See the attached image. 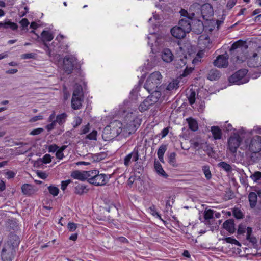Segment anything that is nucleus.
<instances>
[{"label": "nucleus", "mask_w": 261, "mask_h": 261, "mask_svg": "<svg viewBox=\"0 0 261 261\" xmlns=\"http://www.w3.org/2000/svg\"><path fill=\"white\" fill-rule=\"evenodd\" d=\"M16 247V234L15 231H11L5 244L1 252L3 261H12L15 256Z\"/></svg>", "instance_id": "f257e3e1"}, {"label": "nucleus", "mask_w": 261, "mask_h": 261, "mask_svg": "<svg viewBox=\"0 0 261 261\" xmlns=\"http://www.w3.org/2000/svg\"><path fill=\"white\" fill-rule=\"evenodd\" d=\"M162 81V76L161 73L159 71L154 72L148 77L144 84V87L150 94L155 91L161 92Z\"/></svg>", "instance_id": "f03ea898"}, {"label": "nucleus", "mask_w": 261, "mask_h": 261, "mask_svg": "<svg viewBox=\"0 0 261 261\" xmlns=\"http://www.w3.org/2000/svg\"><path fill=\"white\" fill-rule=\"evenodd\" d=\"M244 42L242 40H239L232 44L230 49L229 53L231 59L236 62H243L244 50L247 48L243 46Z\"/></svg>", "instance_id": "7ed1b4c3"}, {"label": "nucleus", "mask_w": 261, "mask_h": 261, "mask_svg": "<svg viewBox=\"0 0 261 261\" xmlns=\"http://www.w3.org/2000/svg\"><path fill=\"white\" fill-rule=\"evenodd\" d=\"M161 92L155 91L151 93L139 106V110L140 112H144L154 103H155L161 97Z\"/></svg>", "instance_id": "20e7f679"}, {"label": "nucleus", "mask_w": 261, "mask_h": 261, "mask_svg": "<svg viewBox=\"0 0 261 261\" xmlns=\"http://www.w3.org/2000/svg\"><path fill=\"white\" fill-rule=\"evenodd\" d=\"M245 149L251 152H259L261 150V137L255 136L245 141Z\"/></svg>", "instance_id": "39448f33"}, {"label": "nucleus", "mask_w": 261, "mask_h": 261, "mask_svg": "<svg viewBox=\"0 0 261 261\" xmlns=\"http://www.w3.org/2000/svg\"><path fill=\"white\" fill-rule=\"evenodd\" d=\"M247 72L248 70L245 69L237 71L229 77V82L236 85H241L247 83L248 80L246 77Z\"/></svg>", "instance_id": "423d86ee"}, {"label": "nucleus", "mask_w": 261, "mask_h": 261, "mask_svg": "<svg viewBox=\"0 0 261 261\" xmlns=\"http://www.w3.org/2000/svg\"><path fill=\"white\" fill-rule=\"evenodd\" d=\"M242 142V138L237 134L231 136L228 141V150L232 155L237 153L238 148Z\"/></svg>", "instance_id": "0eeeda50"}, {"label": "nucleus", "mask_w": 261, "mask_h": 261, "mask_svg": "<svg viewBox=\"0 0 261 261\" xmlns=\"http://www.w3.org/2000/svg\"><path fill=\"white\" fill-rule=\"evenodd\" d=\"M105 131H110L111 135V137H116L121 133L123 132V124L119 120H115L106 127Z\"/></svg>", "instance_id": "6e6552de"}, {"label": "nucleus", "mask_w": 261, "mask_h": 261, "mask_svg": "<svg viewBox=\"0 0 261 261\" xmlns=\"http://www.w3.org/2000/svg\"><path fill=\"white\" fill-rule=\"evenodd\" d=\"M76 63V59L74 56H66L63 59V69L65 72L68 74H71Z\"/></svg>", "instance_id": "1a4fd4ad"}, {"label": "nucleus", "mask_w": 261, "mask_h": 261, "mask_svg": "<svg viewBox=\"0 0 261 261\" xmlns=\"http://www.w3.org/2000/svg\"><path fill=\"white\" fill-rule=\"evenodd\" d=\"M109 178V175L105 174H99V172H98L94 178L89 179V182L96 186H103L107 184Z\"/></svg>", "instance_id": "9d476101"}, {"label": "nucleus", "mask_w": 261, "mask_h": 261, "mask_svg": "<svg viewBox=\"0 0 261 261\" xmlns=\"http://www.w3.org/2000/svg\"><path fill=\"white\" fill-rule=\"evenodd\" d=\"M228 57L227 53L218 56L214 61V65L218 67H226L228 65Z\"/></svg>", "instance_id": "9b49d317"}, {"label": "nucleus", "mask_w": 261, "mask_h": 261, "mask_svg": "<svg viewBox=\"0 0 261 261\" xmlns=\"http://www.w3.org/2000/svg\"><path fill=\"white\" fill-rule=\"evenodd\" d=\"M200 12L202 18L205 20H208L213 15V9L209 4H205L201 7Z\"/></svg>", "instance_id": "f8f14e48"}, {"label": "nucleus", "mask_w": 261, "mask_h": 261, "mask_svg": "<svg viewBox=\"0 0 261 261\" xmlns=\"http://www.w3.org/2000/svg\"><path fill=\"white\" fill-rule=\"evenodd\" d=\"M138 127V124L136 123L135 120L133 119L128 121L123 126L124 135L128 134L129 135L134 133Z\"/></svg>", "instance_id": "ddd939ff"}, {"label": "nucleus", "mask_w": 261, "mask_h": 261, "mask_svg": "<svg viewBox=\"0 0 261 261\" xmlns=\"http://www.w3.org/2000/svg\"><path fill=\"white\" fill-rule=\"evenodd\" d=\"M139 151L137 149H134V150L128 154H127L124 159V164L128 167L130 164L131 159L133 161L137 162L139 159Z\"/></svg>", "instance_id": "4468645a"}, {"label": "nucleus", "mask_w": 261, "mask_h": 261, "mask_svg": "<svg viewBox=\"0 0 261 261\" xmlns=\"http://www.w3.org/2000/svg\"><path fill=\"white\" fill-rule=\"evenodd\" d=\"M198 45L200 49H204L206 48H210L211 45L210 39L207 35H201L199 37L198 40Z\"/></svg>", "instance_id": "2eb2a0df"}, {"label": "nucleus", "mask_w": 261, "mask_h": 261, "mask_svg": "<svg viewBox=\"0 0 261 261\" xmlns=\"http://www.w3.org/2000/svg\"><path fill=\"white\" fill-rule=\"evenodd\" d=\"M190 142L193 147L196 149L199 150L203 148V145L206 143L205 141L199 136L195 137L192 138Z\"/></svg>", "instance_id": "dca6fc26"}, {"label": "nucleus", "mask_w": 261, "mask_h": 261, "mask_svg": "<svg viewBox=\"0 0 261 261\" xmlns=\"http://www.w3.org/2000/svg\"><path fill=\"white\" fill-rule=\"evenodd\" d=\"M21 190L23 194L28 196L35 194L37 191V189L35 186L28 184L23 185Z\"/></svg>", "instance_id": "f3484780"}, {"label": "nucleus", "mask_w": 261, "mask_h": 261, "mask_svg": "<svg viewBox=\"0 0 261 261\" xmlns=\"http://www.w3.org/2000/svg\"><path fill=\"white\" fill-rule=\"evenodd\" d=\"M171 33L173 36L177 39L183 38L187 33L185 31L180 28L179 26L174 27L171 30Z\"/></svg>", "instance_id": "a211bd4d"}, {"label": "nucleus", "mask_w": 261, "mask_h": 261, "mask_svg": "<svg viewBox=\"0 0 261 261\" xmlns=\"http://www.w3.org/2000/svg\"><path fill=\"white\" fill-rule=\"evenodd\" d=\"M192 19L182 18L178 23L179 27L182 29L187 33H189L191 30V21Z\"/></svg>", "instance_id": "6ab92c4d"}, {"label": "nucleus", "mask_w": 261, "mask_h": 261, "mask_svg": "<svg viewBox=\"0 0 261 261\" xmlns=\"http://www.w3.org/2000/svg\"><path fill=\"white\" fill-rule=\"evenodd\" d=\"M174 56L171 51L168 48L164 49L162 52L161 58L166 63H170L173 60Z\"/></svg>", "instance_id": "aec40b11"}, {"label": "nucleus", "mask_w": 261, "mask_h": 261, "mask_svg": "<svg viewBox=\"0 0 261 261\" xmlns=\"http://www.w3.org/2000/svg\"><path fill=\"white\" fill-rule=\"evenodd\" d=\"M223 227L230 233H233L236 231L234 220L230 219L226 220L223 224Z\"/></svg>", "instance_id": "412c9836"}, {"label": "nucleus", "mask_w": 261, "mask_h": 261, "mask_svg": "<svg viewBox=\"0 0 261 261\" xmlns=\"http://www.w3.org/2000/svg\"><path fill=\"white\" fill-rule=\"evenodd\" d=\"M17 154H22L26 153L30 149L31 147L29 143L17 142Z\"/></svg>", "instance_id": "4be33fe9"}, {"label": "nucleus", "mask_w": 261, "mask_h": 261, "mask_svg": "<svg viewBox=\"0 0 261 261\" xmlns=\"http://www.w3.org/2000/svg\"><path fill=\"white\" fill-rule=\"evenodd\" d=\"M221 76V73L216 69L210 70L207 74V78L210 81L218 80Z\"/></svg>", "instance_id": "5701e85b"}, {"label": "nucleus", "mask_w": 261, "mask_h": 261, "mask_svg": "<svg viewBox=\"0 0 261 261\" xmlns=\"http://www.w3.org/2000/svg\"><path fill=\"white\" fill-rule=\"evenodd\" d=\"M258 55L257 53H254L248 60V66L251 67H256L261 66L260 63H258Z\"/></svg>", "instance_id": "b1692460"}, {"label": "nucleus", "mask_w": 261, "mask_h": 261, "mask_svg": "<svg viewBox=\"0 0 261 261\" xmlns=\"http://www.w3.org/2000/svg\"><path fill=\"white\" fill-rule=\"evenodd\" d=\"M86 174V173H85V171H80L78 170H75L71 173V176L74 179L84 181L86 180L87 177Z\"/></svg>", "instance_id": "393cba45"}, {"label": "nucleus", "mask_w": 261, "mask_h": 261, "mask_svg": "<svg viewBox=\"0 0 261 261\" xmlns=\"http://www.w3.org/2000/svg\"><path fill=\"white\" fill-rule=\"evenodd\" d=\"M201 7L200 4L197 3H195L191 5L189 9V11L190 12L189 17L193 18L195 16V13L200 12Z\"/></svg>", "instance_id": "a878e982"}, {"label": "nucleus", "mask_w": 261, "mask_h": 261, "mask_svg": "<svg viewBox=\"0 0 261 261\" xmlns=\"http://www.w3.org/2000/svg\"><path fill=\"white\" fill-rule=\"evenodd\" d=\"M154 168L155 171L159 175H160L164 177L167 178L168 175L166 174L165 171L162 168L161 164L158 161H155L154 162Z\"/></svg>", "instance_id": "bb28decb"}, {"label": "nucleus", "mask_w": 261, "mask_h": 261, "mask_svg": "<svg viewBox=\"0 0 261 261\" xmlns=\"http://www.w3.org/2000/svg\"><path fill=\"white\" fill-rule=\"evenodd\" d=\"M211 131L213 134V136L215 140L220 139L222 138V133L221 129L217 126H213L211 127Z\"/></svg>", "instance_id": "cd10ccee"}, {"label": "nucleus", "mask_w": 261, "mask_h": 261, "mask_svg": "<svg viewBox=\"0 0 261 261\" xmlns=\"http://www.w3.org/2000/svg\"><path fill=\"white\" fill-rule=\"evenodd\" d=\"M53 38V35L49 31H43L41 34V39L44 44L47 41H50Z\"/></svg>", "instance_id": "c85d7f7f"}, {"label": "nucleus", "mask_w": 261, "mask_h": 261, "mask_svg": "<svg viewBox=\"0 0 261 261\" xmlns=\"http://www.w3.org/2000/svg\"><path fill=\"white\" fill-rule=\"evenodd\" d=\"M83 98L72 97L71 99V107L74 110H79L82 108V102Z\"/></svg>", "instance_id": "c756f323"}, {"label": "nucleus", "mask_w": 261, "mask_h": 261, "mask_svg": "<svg viewBox=\"0 0 261 261\" xmlns=\"http://www.w3.org/2000/svg\"><path fill=\"white\" fill-rule=\"evenodd\" d=\"M249 201L251 208L255 207L256 204L257 195L255 192H250L248 195Z\"/></svg>", "instance_id": "7c9ffc66"}, {"label": "nucleus", "mask_w": 261, "mask_h": 261, "mask_svg": "<svg viewBox=\"0 0 261 261\" xmlns=\"http://www.w3.org/2000/svg\"><path fill=\"white\" fill-rule=\"evenodd\" d=\"M187 58L185 57L183 58H176L174 61V64L176 68H181L184 67L187 63Z\"/></svg>", "instance_id": "2f4dec72"}, {"label": "nucleus", "mask_w": 261, "mask_h": 261, "mask_svg": "<svg viewBox=\"0 0 261 261\" xmlns=\"http://www.w3.org/2000/svg\"><path fill=\"white\" fill-rule=\"evenodd\" d=\"M189 128L192 131H196L198 129V123L193 118H189L187 119Z\"/></svg>", "instance_id": "473e14b6"}, {"label": "nucleus", "mask_w": 261, "mask_h": 261, "mask_svg": "<svg viewBox=\"0 0 261 261\" xmlns=\"http://www.w3.org/2000/svg\"><path fill=\"white\" fill-rule=\"evenodd\" d=\"M21 27V34L27 32L29 30V22L27 18H23L20 22Z\"/></svg>", "instance_id": "72a5a7b5"}, {"label": "nucleus", "mask_w": 261, "mask_h": 261, "mask_svg": "<svg viewBox=\"0 0 261 261\" xmlns=\"http://www.w3.org/2000/svg\"><path fill=\"white\" fill-rule=\"evenodd\" d=\"M0 27L5 28V29H8L10 28L12 29V30H16V23L12 22L10 21L5 22H0Z\"/></svg>", "instance_id": "f704fd0d"}, {"label": "nucleus", "mask_w": 261, "mask_h": 261, "mask_svg": "<svg viewBox=\"0 0 261 261\" xmlns=\"http://www.w3.org/2000/svg\"><path fill=\"white\" fill-rule=\"evenodd\" d=\"M88 189L86 188V187L84 185H79L78 186L75 187V191L74 193L78 195H82L84 193L87 192Z\"/></svg>", "instance_id": "c9c22d12"}, {"label": "nucleus", "mask_w": 261, "mask_h": 261, "mask_svg": "<svg viewBox=\"0 0 261 261\" xmlns=\"http://www.w3.org/2000/svg\"><path fill=\"white\" fill-rule=\"evenodd\" d=\"M187 98L189 103L192 105L195 102L196 93L195 91L191 89L187 94Z\"/></svg>", "instance_id": "e433bc0d"}, {"label": "nucleus", "mask_w": 261, "mask_h": 261, "mask_svg": "<svg viewBox=\"0 0 261 261\" xmlns=\"http://www.w3.org/2000/svg\"><path fill=\"white\" fill-rule=\"evenodd\" d=\"M67 117V115L65 113H62L57 116L55 121L59 124L62 125L65 122Z\"/></svg>", "instance_id": "4c0bfd02"}, {"label": "nucleus", "mask_w": 261, "mask_h": 261, "mask_svg": "<svg viewBox=\"0 0 261 261\" xmlns=\"http://www.w3.org/2000/svg\"><path fill=\"white\" fill-rule=\"evenodd\" d=\"M218 166L227 172H230L232 170L231 166L225 162H221L219 163Z\"/></svg>", "instance_id": "58836bf2"}, {"label": "nucleus", "mask_w": 261, "mask_h": 261, "mask_svg": "<svg viewBox=\"0 0 261 261\" xmlns=\"http://www.w3.org/2000/svg\"><path fill=\"white\" fill-rule=\"evenodd\" d=\"M260 160V154L258 152H252L250 158V162L251 163L257 162Z\"/></svg>", "instance_id": "ea45409f"}, {"label": "nucleus", "mask_w": 261, "mask_h": 261, "mask_svg": "<svg viewBox=\"0 0 261 261\" xmlns=\"http://www.w3.org/2000/svg\"><path fill=\"white\" fill-rule=\"evenodd\" d=\"M202 170L206 179L210 180L212 178V174L210 167L207 165L203 166L202 168Z\"/></svg>", "instance_id": "a19ab883"}, {"label": "nucleus", "mask_w": 261, "mask_h": 261, "mask_svg": "<svg viewBox=\"0 0 261 261\" xmlns=\"http://www.w3.org/2000/svg\"><path fill=\"white\" fill-rule=\"evenodd\" d=\"M168 162L173 167H176V153L175 152L171 153L168 156Z\"/></svg>", "instance_id": "79ce46f5"}, {"label": "nucleus", "mask_w": 261, "mask_h": 261, "mask_svg": "<svg viewBox=\"0 0 261 261\" xmlns=\"http://www.w3.org/2000/svg\"><path fill=\"white\" fill-rule=\"evenodd\" d=\"M214 211L212 209H208L204 211V218L205 220L212 219L213 218Z\"/></svg>", "instance_id": "37998d69"}, {"label": "nucleus", "mask_w": 261, "mask_h": 261, "mask_svg": "<svg viewBox=\"0 0 261 261\" xmlns=\"http://www.w3.org/2000/svg\"><path fill=\"white\" fill-rule=\"evenodd\" d=\"M83 93L82 88L81 87H78L73 91L72 97L83 98Z\"/></svg>", "instance_id": "c03bdc74"}, {"label": "nucleus", "mask_w": 261, "mask_h": 261, "mask_svg": "<svg viewBox=\"0 0 261 261\" xmlns=\"http://www.w3.org/2000/svg\"><path fill=\"white\" fill-rule=\"evenodd\" d=\"M98 172H99L98 170H90L85 171L86 175V179L89 182V179H91V178H94Z\"/></svg>", "instance_id": "a18cd8bd"}, {"label": "nucleus", "mask_w": 261, "mask_h": 261, "mask_svg": "<svg viewBox=\"0 0 261 261\" xmlns=\"http://www.w3.org/2000/svg\"><path fill=\"white\" fill-rule=\"evenodd\" d=\"M48 190L49 193L54 196H57L59 192V189L55 186H49L48 187Z\"/></svg>", "instance_id": "49530a36"}, {"label": "nucleus", "mask_w": 261, "mask_h": 261, "mask_svg": "<svg viewBox=\"0 0 261 261\" xmlns=\"http://www.w3.org/2000/svg\"><path fill=\"white\" fill-rule=\"evenodd\" d=\"M28 12V8L26 6H21L18 9V15L20 17H22Z\"/></svg>", "instance_id": "de8ad7c7"}, {"label": "nucleus", "mask_w": 261, "mask_h": 261, "mask_svg": "<svg viewBox=\"0 0 261 261\" xmlns=\"http://www.w3.org/2000/svg\"><path fill=\"white\" fill-rule=\"evenodd\" d=\"M150 213L154 216H156L157 218L162 219L160 215L156 212L155 206L152 205L149 207Z\"/></svg>", "instance_id": "09e8293b"}, {"label": "nucleus", "mask_w": 261, "mask_h": 261, "mask_svg": "<svg viewBox=\"0 0 261 261\" xmlns=\"http://www.w3.org/2000/svg\"><path fill=\"white\" fill-rule=\"evenodd\" d=\"M178 84L177 81H174L168 84L166 89L169 91H171L174 89H176L178 87Z\"/></svg>", "instance_id": "8fccbe9b"}, {"label": "nucleus", "mask_w": 261, "mask_h": 261, "mask_svg": "<svg viewBox=\"0 0 261 261\" xmlns=\"http://www.w3.org/2000/svg\"><path fill=\"white\" fill-rule=\"evenodd\" d=\"M224 240L227 243L234 244L238 246H241V244L239 243V242L234 238L231 237H227L225 238Z\"/></svg>", "instance_id": "3c124183"}, {"label": "nucleus", "mask_w": 261, "mask_h": 261, "mask_svg": "<svg viewBox=\"0 0 261 261\" xmlns=\"http://www.w3.org/2000/svg\"><path fill=\"white\" fill-rule=\"evenodd\" d=\"M233 214L235 218L237 219H241L243 218V215L242 212L238 208H234L233 209Z\"/></svg>", "instance_id": "603ef678"}, {"label": "nucleus", "mask_w": 261, "mask_h": 261, "mask_svg": "<svg viewBox=\"0 0 261 261\" xmlns=\"http://www.w3.org/2000/svg\"><path fill=\"white\" fill-rule=\"evenodd\" d=\"M250 177L254 181H257L258 180L261 179V172H255L253 174L251 175Z\"/></svg>", "instance_id": "864d4df0"}, {"label": "nucleus", "mask_w": 261, "mask_h": 261, "mask_svg": "<svg viewBox=\"0 0 261 261\" xmlns=\"http://www.w3.org/2000/svg\"><path fill=\"white\" fill-rule=\"evenodd\" d=\"M167 150V146L166 145H162L160 146L158 150L157 155H164L165 152Z\"/></svg>", "instance_id": "5fc2aeb1"}, {"label": "nucleus", "mask_w": 261, "mask_h": 261, "mask_svg": "<svg viewBox=\"0 0 261 261\" xmlns=\"http://www.w3.org/2000/svg\"><path fill=\"white\" fill-rule=\"evenodd\" d=\"M97 132L95 130H93L92 132L86 136V138L88 139L89 140H96Z\"/></svg>", "instance_id": "6e6d98bb"}, {"label": "nucleus", "mask_w": 261, "mask_h": 261, "mask_svg": "<svg viewBox=\"0 0 261 261\" xmlns=\"http://www.w3.org/2000/svg\"><path fill=\"white\" fill-rule=\"evenodd\" d=\"M82 119L80 117H75L72 123L73 127L74 128H76L82 123Z\"/></svg>", "instance_id": "4d7b16f0"}, {"label": "nucleus", "mask_w": 261, "mask_h": 261, "mask_svg": "<svg viewBox=\"0 0 261 261\" xmlns=\"http://www.w3.org/2000/svg\"><path fill=\"white\" fill-rule=\"evenodd\" d=\"M41 160L43 163L47 164L51 162V158L50 155L48 154H46L43 156V157Z\"/></svg>", "instance_id": "13d9d810"}, {"label": "nucleus", "mask_w": 261, "mask_h": 261, "mask_svg": "<svg viewBox=\"0 0 261 261\" xmlns=\"http://www.w3.org/2000/svg\"><path fill=\"white\" fill-rule=\"evenodd\" d=\"M89 129H90V124H89V123H88L87 124L83 126L81 128V133L80 134L81 135L86 134L89 131Z\"/></svg>", "instance_id": "bf43d9fd"}, {"label": "nucleus", "mask_w": 261, "mask_h": 261, "mask_svg": "<svg viewBox=\"0 0 261 261\" xmlns=\"http://www.w3.org/2000/svg\"><path fill=\"white\" fill-rule=\"evenodd\" d=\"M193 69H194L193 67H189V68H188V67H186V68L184 70V71L183 72V73L181 75L182 76H184V77L187 76L189 74L192 73V72L193 71Z\"/></svg>", "instance_id": "052dcab7"}, {"label": "nucleus", "mask_w": 261, "mask_h": 261, "mask_svg": "<svg viewBox=\"0 0 261 261\" xmlns=\"http://www.w3.org/2000/svg\"><path fill=\"white\" fill-rule=\"evenodd\" d=\"M67 228L70 231H74L77 228V224L70 222L68 224Z\"/></svg>", "instance_id": "680f3d73"}, {"label": "nucleus", "mask_w": 261, "mask_h": 261, "mask_svg": "<svg viewBox=\"0 0 261 261\" xmlns=\"http://www.w3.org/2000/svg\"><path fill=\"white\" fill-rule=\"evenodd\" d=\"M181 16L185 17V18L192 19L193 17H190V12H188L187 10L182 9L180 11Z\"/></svg>", "instance_id": "e2e57ef3"}, {"label": "nucleus", "mask_w": 261, "mask_h": 261, "mask_svg": "<svg viewBox=\"0 0 261 261\" xmlns=\"http://www.w3.org/2000/svg\"><path fill=\"white\" fill-rule=\"evenodd\" d=\"M246 239L251 242L253 245L256 244L257 240L254 237H252L251 235H247Z\"/></svg>", "instance_id": "0e129e2a"}, {"label": "nucleus", "mask_w": 261, "mask_h": 261, "mask_svg": "<svg viewBox=\"0 0 261 261\" xmlns=\"http://www.w3.org/2000/svg\"><path fill=\"white\" fill-rule=\"evenodd\" d=\"M43 131V128H36V129H35L32 130L30 133V135H33V136L39 135V134H41Z\"/></svg>", "instance_id": "69168bd1"}, {"label": "nucleus", "mask_w": 261, "mask_h": 261, "mask_svg": "<svg viewBox=\"0 0 261 261\" xmlns=\"http://www.w3.org/2000/svg\"><path fill=\"white\" fill-rule=\"evenodd\" d=\"M59 147L56 144H52L48 146V151L50 152H57L58 150Z\"/></svg>", "instance_id": "338daca9"}, {"label": "nucleus", "mask_w": 261, "mask_h": 261, "mask_svg": "<svg viewBox=\"0 0 261 261\" xmlns=\"http://www.w3.org/2000/svg\"><path fill=\"white\" fill-rule=\"evenodd\" d=\"M56 123L57 122L56 121H54L51 123L47 125L46 126V129L47 130V131L49 132L53 129L56 126Z\"/></svg>", "instance_id": "774afa93"}]
</instances>
